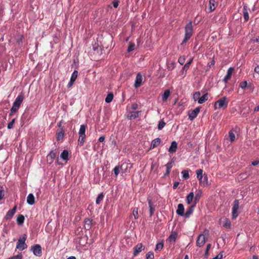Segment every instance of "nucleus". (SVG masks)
<instances>
[{
	"mask_svg": "<svg viewBox=\"0 0 259 259\" xmlns=\"http://www.w3.org/2000/svg\"><path fill=\"white\" fill-rule=\"evenodd\" d=\"M112 3L114 8H117L119 5V1L117 0H114Z\"/></svg>",
	"mask_w": 259,
	"mask_h": 259,
	"instance_id": "bf43d9fd",
	"label": "nucleus"
},
{
	"mask_svg": "<svg viewBox=\"0 0 259 259\" xmlns=\"http://www.w3.org/2000/svg\"><path fill=\"white\" fill-rule=\"evenodd\" d=\"M122 165H121L120 167H119V166H116L114 168V174L116 176H117L119 173V168H122Z\"/></svg>",
	"mask_w": 259,
	"mask_h": 259,
	"instance_id": "603ef678",
	"label": "nucleus"
},
{
	"mask_svg": "<svg viewBox=\"0 0 259 259\" xmlns=\"http://www.w3.org/2000/svg\"><path fill=\"white\" fill-rule=\"evenodd\" d=\"M135 48V44L133 43V42H130L129 44V46H128V47L127 49V52H131L133 51V50H134Z\"/></svg>",
	"mask_w": 259,
	"mask_h": 259,
	"instance_id": "c03bdc74",
	"label": "nucleus"
},
{
	"mask_svg": "<svg viewBox=\"0 0 259 259\" xmlns=\"http://www.w3.org/2000/svg\"><path fill=\"white\" fill-rule=\"evenodd\" d=\"M194 198V197L193 192H190L186 197L187 203L189 204H191Z\"/></svg>",
	"mask_w": 259,
	"mask_h": 259,
	"instance_id": "393cba45",
	"label": "nucleus"
},
{
	"mask_svg": "<svg viewBox=\"0 0 259 259\" xmlns=\"http://www.w3.org/2000/svg\"><path fill=\"white\" fill-rule=\"evenodd\" d=\"M138 104L137 103H133L131 106V108L133 110H136L138 108Z\"/></svg>",
	"mask_w": 259,
	"mask_h": 259,
	"instance_id": "052dcab7",
	"label": "nucleus"
},
{
	"mask_svg": "<svg viewBox=\"0 0 259 259\" xmlns=\"http://www.w3.org/2000/svg\"><path fill=\"white\" fill-rule=\"evenodd\" d=\"M179 185V182H175L174 183V185H173V188L174 189H176L178 187Z\"/></svg>",
	"mask_w": 259,
	"mask_h": 259,
	"instance_id": "0e129e2a",
	"label": "nucleus"
},
{
	"mask_svg": "<svg viewBox=\"0 0 259 259\" xmlns=\"http://www.w3.org/2000/svg\"><path fill=\"white\" fill-rule=\"evenodd\" d=\"M182 174L183 175V178L187 180L189 178V171L188 170H184L182 171Z\"/></svg>",
	"mask_w": 259,
	"mask_h": 259,
	"instance_id": "a19ab883",
	"label": "nucleus"
},
{
	"mask_svg": "<svg viewBox=\"0 0 259 259\" xmlns=\"http://www.w3.org/2000/svg\"><path fill=\"white\" fill-rule=\"evenodd\" d=\"M239 203L238 200H235L232 207V219H235L239 215L238 209Z\"/></svg>",
	"mask_w": 259,
	"mask_h": 259,
	"instance_id": "39448f33",
	"label": "nucleus"
},
{
	"mask_svg": "<svg viewBox=\"0 0 259 259\" xmlns=\"http://www.w3.org/2000/svg\"><path fill=\"white\" fill-rule=\"evenodd\" d=\"M234 70V69L233 67H230L228 69L227 74L223 79V81L225 83H227L228 80L230 79Z\"/></svg>",
	"mask_w": 259,
	"mask_h": 259,
	"instance_id": "f8f14e48",
	"label": "nucleus"
},
{
	"mask_svg": "<svg viewBox=\"0 0 259 259\" xmlns=\"http://www.w3.org/2000/svg\"><path fill=\"white\" fill-rule=\"evenodd\" d=\"M85 134H79V138L78 141L81 146L83 145L85 140Z\"/></svg>",
	"mask_w": 259,
	"mask_h": 259,
	"instance_id": "c85d7f7f",
	"label": "nucleus"
},
{
	"mask_svg": "<svg viewBox=\"0 0 259 259\" xmlns=\"http://www.w3.org/2000/svg\"><path fill=\"white\" fill-rule=\"evenodd\" d=\"M105 140V137L104 136H101L99 138V141L100 142H103Z\"/></svg>",
	"mask_w": 259,
	"mask_h": 259,
	"instance_id": "338daca9",
	"label": "nucleus"
},
{
	"mask_svg": "<svg viewBox=\"0 0 259 259\" xmlns=\"http://www.w3.org/2000/svg\"><path fill=\"white\" fill-rule=\"evenodd\" d=\"M142 80L143 77L142 75L140 73H138L136 77L135 87L136 88L140 87L142 85Z\"/></svg>",
	"mask_w": 259,
	"mask_h": 259,
	"instance_id": "4468645a",
	"label": "nucleus"
},
{
	"mask_svg": "<svg viewBox=\"0 0 259 259\" xmlns=\"http://www.w3.org/2000/svg\"><path fill=\"white\" fill-rule=\"evenodd\" d=\"M104 195L103 193L99 194L96 198V203L97 204H99L100 202L103 200Z\"/></svg>",
	"mask_w": 259,
	"mask_h": 259,
	"instance_id": "c9c22d12",
	"label": "nucleus"
},
{
	"mask_svg": "<svg viewBox=\"0 0 259 259\" xmlns=\"http://www.w3.org/2000/svg\"><path fill=\"white\" fill-rule=\"evenodd\" d=\"M5 196L4 189L2 186L0 187V200H2Z\"/></svg>",
	"mask_w": 259,
	"mask_h": 259,
	"instance_id": "864d4df0",
	"label": "nucleus"
},
{
	"mask_svg": "<svg viewBox=\"0 0 259 259\" xmlns=\"http://www.w3.org/2000/svg\"><path fill=\"white\" fill-rule=\"evenodd\" d=\"M254 112H258L259 111V106H257L256 107H255L254 109Z\"/></svg>",
	"mask_w": 259,
	"mask_h": 259,
	"instance_id": "774afa93",
	"label": "nucleus"
},
{
	"mask_svg": "<svg viewBox=\"0 0 259 259\" xmlns=\"http://www.w3.org/2000/svg\"><path fill=\"white\" fill-rule=\"evenodd\" d=\"M201 94L199 92H195L193 95V99L195 101L199 100L200 98Z\"/></svg>",
	"mask_w": 259,
	"mask_h": 259,
	"instance_id": "37998d69",
	"label": "nucleus"
},
{
	"mask_svg": "<svg viewBox=\"0 0 259 259\" xmlns=\"http://www.w3.org/2000/svg\"><path fill=\"white\" fill-rule=\"evenodd\" d=\"M27 202L29 205H33L35 203V198L32 194H29L27 197Z\"/></svg>",
	"mask_w": 259,
	"mask_h": 259,
	"instance_id": "aec40b11",
	"label": "nucleus"
},
{
	"mask_svg": "<svg viewBox=\"0 0 259 259\" xmlns=\"http://www.w3.org/2000/svg\"><path fill=\"white\" fill-rule=\"evenodd\" d=\"M194 30L192 22L191 21L187 23L185 27V36L181 43V45L186 44L193 35Z\"/></svg>",
	"mask_w": 259,
	"mask_h": 259,
	"instance_id": "f257e3e1",
	"label": "nucleus"
},
{
	"mask_svg": "<svg viewBox=\"0 0 259 259\" xmlns=\"http://www.w3.org/2000/svg\"><path fill=\"white\" fill-rule=\"evenodd\" d=\"M231 221L229 220L228 218H225L224 220V224H223V227L229 229L231 228Z\"/></svg>",
	"mask_w": 259,
	"mask_h": 259,
	"instance_id": "cd10ccee",
	"label": "nucleus"
},
{
	"mask_svg": "<svg viewBox=\"0 0 259 259\" xmlns=\"http://www.w3.org/2000/svg\"><path fill=\"white\" fill-rule=\"evenodd\" d=\"M165 124H166V123L164 121V120L163 119L160 120L159 121V123L158 124V129L159 130H162L164 127Z\"/></svg>",
	"mask_w": 259,
	"mask_h": 259,
	"instance_id": "ea45409f",
	"label": "nucleus"
},
{
	"mask_svg": "<svg viewBox=\"0 0 259 259\" xmlns=\"http://www.w3.org/2000/svg\"><path fill=\"white\" fill-rule=\"evenodd\" d=\"M163 243L162 242L157 243L155 249V251H160L163 247Z\"/></svg>",
	"mask_w": 259,
	"mask_h": 259,
	"instance_id": "58836bf2",
	"label": "nucleus"
},
{
	"mask_svg": "<svg viewBox=\"0 0 259 259\" xmlns=\"http://www.w3.org/2000/svg\"><path fill=\"white\" fill-rule=\"evenodd\" d=\"M193 60V58H191L189 61L185 64L183 68V70H186V71L189 69L191 64L192 63V61Z\"/></svg>",
	"mask_w": 259,
	"mask_h": 259,
	"instance_id": "f704fd0d",
	"label": "nucleus"
},
{
	"mask_svg": "<svg viewBox=\"0 0 259 259\" xmlns=\"http://www.w3.org/2000/svg\"><path fill=\"white\" fill-rule=\"evenodd\" d=\"M87 128V125L82 124L80 125V129L79 131L78 134H85V130Z\"/></svg>",
	"mask_w": 259,
	"mask_h": 259,
	"instance_id": "e433bc0d",
	"label": "nucleus"
},
{
	"mask_svg": "<svg viewBox=\"0 0 259 259\" xmlns=\"http://www.w3.org/2000/svg\"><path fill=\"white\" fill-rule=\"evenodd\" d=\"M185 57L184 56H181L178 59V62L181 65H183L185 62Z\"/></svg>",
	"mask_w": 259,
	"mask_h": 259,
	"instance_id": "3c124183",
	"label": "nucleus"
},
{
	"mask_svg": "<svg viewBox=\"0 0 259 259\" xmlns=\"http://www.w3.org/2000/svg\"><path fill=\"white\" fill-rule=\"evenodd\" d=\"M243 17L245 22L249 20V14L248 13V9L246 6H244L243 9Z\"/></svg>",
	"mask_w": 259,
	"mask_h": 259,
	"instance_id": "4be33fe9",
	"label": "nucleus"
},
{
	"mask_svg": "<svg viewBox=\"0 0 259 259\" xmlns=\"http://www.w3.org/2000/svg\"><path fill=\"white\" fill-rule=\"evenodd\" d=\"M177 237V233L176 232H172L170 236L168 237L167 240L170 242H175Z\"/></svg>",
	"mask_w": 259,
	"mask_h": 259,
	"instance_id": "b1692460",
	"label": "nucleus"
},
{
	"mask_svg": "<svg viewBox=\"0 0 259 259\" xmlns=\"http://www.w3.org/2000/svg\"><path fill=\"white\" fill-rule=\"evenodd\" d=\"M78 76V71L76 70H74L73 72L72 73L70 80L68 84V87L70 88L71 87L75 82V80L76 79Z\"/></svg>",
	"mask_w": 259,
	"mask_h": 259,
	"instance_id": "ddd939ff",
	"label": "nucleus"
},
{
	"mask_svg": "<svg viewBox=\"0 0 259 259\" xmlns=\"http://www.w3.org/2000/svg\"><path fill=\"white\" fill-rule=\"evenodd\" d=\"M17 205H15L12 209L9 210L5 216L4 219L7 221L10 220L15 213Z\"/></svg>",
	"mask_w": 259,
	"mask_h": 259,
	"instance_id": "6e6552de",
	"label": "nucleus"
},
{
	"mask_svg": "<svg viewBox=\"0 0 259 259\" xmlns=\"http://www.w3.org/2000/svg\"><path fill=\"white\" fill-rule=\"evenodd\" d=\"M56 154V152H54V151H51L48 155V157L51 158L52 159H54L55 158Z\"/></svg>",
	"mask_w": 259,
	"mask_h": 259,
	"instance_id": "a18cd8bd",
	"label": "nucleus"
},
{
	"mask_svg": "<svg viewBox=\"0 0 259 259\" xmlns=\"http://www.w3.org/2000/svg\"><path fill=\"white\" fill-rule=\"evenodd\" d=\"M202 192L201 190H199L197 194H196L195 196V201L196 203L197 201H198L202 195Z\"/></svg>",
	"mask_w": 259,
	"mask_h": 259,
	"instance_id": "79ce46f5",
	"label": "nucleus"
},
{
	"mask_svg": "<svg viewBox=\"0 0 259 259\" xmlns=\"http://www.w3.org/2000/svg\"><path fill=\"white\" fill-rule=\"evenodd\" d=\"M206 237L203 234H200L196 240V245L198 247H202L205 243Z\"/></svg>",
	"mask_w": 259,
	"mask_h": 259,
	"instance_id": "423d86ee",
	"label": "nucleus"
},
{
	"mask_svg": "<svg viewBox=\"0 0 259 259\" xmlns=\"http://www.w3.org/2000/svg\"><path fill=\"white\" fill-rule=\"evenodd\" d=\"M209 10L210 12L213 11L216 8L215 0H209Z\"/></svg>",
	"mask_w": 259,
	"mask_h": 259,
	"instance_id": "7c9ffc66",
	"label": "nucleus"
},
{
	"mask_svg": "<svg viewBox=\"0 0 259 259\" xmlns=\"http://www.w3.org/2000/svg\"><path fill=\"white\" fill-rule=\"evenodd\" d=\"M178 148V144L176 141H173L171 143V145L168 149V152L173 153L176 152Z\"/></svg>",
	"mask_w": 259,
	"mask_h": 259,
	"instance_id": "a211bd4d",
	"label": "nucleus"
},
{
	"mask_svg": "<svg viewBox=\"0 0 259 259\" xmlns=\"http://www.w3.org/2000/svg\"><path fill=\"white\" fill-rule=\"evenodd\" d=\"M161 143V139L160 138H156L153 140L150 145V149H153L157 147Z\"/></svg>",
	"mask_w": 259,
	"mask_h": 259,
	"instance_id": "6ab92c4d",
	"label": "nucleus"
},
{
	"mask_svg": "<svg viewBox=\"0 0 259 259\" xmlns=\"http://www.w3.org/2000/svg\"><path fill=\"white\" fill-rule=\"evenodd\" d=\"M255 72L259 75V65H257L254 68Z\"/></svg>",
	"mask_w": 259,
	"mask_h": 259,
	"instance_id": "e2e57ef3",
	"label": "nucleus"
},
{
	"mask_svg": "<svg viewBox=\"0 0 259 259\" xmlns=\"http://www.w3.org/2000/svg\"><path fill=\"white\" fill-rule=\"evenodd\" d=\"M208 94L206 93L204 95H203L202 97H200V98L198 100V103L199 104H202L204 103L205 101H206L208 100Z\"/></svg>",
	"mask_w": 259,
	"mask_h": 259,
	"instance_id": "c756f323",
	"label": "nucleus"
},
{
	"mask_svg": "<svg viewBox=\"0 0 259 259\" xmlns=\"http://www.w3.org/2000/svg\"><path fill=\"white\" fill-rule=\"evenodd\" d=\"M247 85V82L246 81H243L240 83V87L242 89H245Z\"/></svg>",
	"mask_w": 259,
	"mask_h": 259,
	"instance_id": "5fc2aeb1",
	"label": "nucleus"
},
{
	"mask_svg": "<svg viewBox=\"0 0 259 259\" xmlns=\"http://www.w3.org/2000/svg\"><path fill=\"white\" fill-rule=\"evenodd\" d=\"M24 99V94L22 93H20L18 96L16 98L15 101L14 102L12 106V108L15 109L17 111L19 109L21 104H22L23 100Z\"/></svg>",
	"mask_w": 259,
	"mask_h": 259,
	"instance_id": "20e7f679",
	"label": "nucleus"
},
{
	"mask_svg": "<svg viewBox=\"0 0 259 259\" xmlns=\"http://www.w3.org/2000/svg\"><path fill=\"white\" fill-rule=\"evenodd\" d=\"M18 111H17L16 110H15V109H13L12 108H11L10 109V113H9V116H12L14 115V114L17 112Z\"/></svg>",
	"mask_w": 259,
	"mask_h": 259,
	"instance_id": "6e6d98bb",
	"label": "nucleus"
},
{
	"mask_svg": "<svg viewBox=\"0 0 259 259\" xmlns=\"http://www.w3.org/2000/svg\"><path fill=\"white\" fill-rule=\"evenodd\" d=\"M229 137L230 140L231 142L235 141V135L233 131H230L229 132Z\"/></svg>",
	"mask_w": 259,
	"mask_h": 259,
	"instance_id": "4c0bfd02",
	"label": "nucleus"
},
{
	"mask_svg": "<svg viewBox=\"0 0 259 259\" xmlns=\"http://www.w3.org/2000/svg\"><path fill=\"white\" fill-rule=\"evenodd\" d=\"M148 204L150 208V216H152L155 211V207L153 206L151 200L148 201Z\"/></svg>",
	"mask_w": 259,
	"mask_h": 259,
	"instance_id": "473e14b6",
	"label": "nucleus"
},
{
	"mask_svg": "<svg viewBox=\"0 0 259 259\" xmlns=\"http://www.w3.org/2000/svg\"><path fill=\"white\" fill-rule=\"evenodd\" d=\"M15 120H16L15 118H14L12 120V121L11 122H10L8 123V126H7L8 129H12L13 128V125L15 122Z\"/></svg>",
	"mask_w": 259,
	"mask_h": 259,
	"instance_id": "8fccbe9b",
	"label": "nucleus"
},
{
	"mask_svg": "<svg viewBox=\"0 0 259 259\" xmlns=\"http://www.w3.org/2000/svg\"><path fill=\"white\" fill-rule=\"evenodd\" d=\"M24 217L22 214H19L17 218V223L19 225L23 224L24 221Z\"/></svg>",
	"mask_w": 259,
	"mask_h": 259,
	"instance_id": "2f4dec72",
	"label": "nucleus"
},
{
	"mask_svg": "<svg viewBox=\"0 0 259 259\" xmlns=\"http://www.w3.org/2000/svg\"><path fill=\"white\" fill-rule=\"evenodd\" d=\"M194 209V206H190L186 211L184 216L185 218H188L193 213Z\"/></svg>",
	"mask_w": 259,
	"mask_h": 259,
	"instance_id": "a878e982",
	"label": "nucleus"
},
{
	"mask_svg": "<svg viewBox=\"0 0 259 259\" xmlns=\"http://www.w3.org/2000/svg\"><path fill=\"white\" fill-rule=\"evenodd\" d=\"M146 259H153L154 257V253L153 252H148L146 255Z\"/></svg>",
	"mask_w": 259,
	"mask_h": 259,
	"instance_id": "09e8293b",
	"label": "nucleus"
},
{
	"mask_svg": "<svg viewBox=\"0 0 259 259\" xmlns=\"http://www.w3.org/2000/svg\"><path fill=\"white\" fill-rule=\"evenodd\" d=\"M133 214L134 216L135 219H137L138 218V208L135 207L133 210Z\"/></svg>",
	"mask_w": 259,
	"mask_h": 259,
	"instance_id": "49530a36",
	"label": "nucleus"
},
{
	"mask_svg": "<svg viewBox=\"0 0 259 259\" xmlns=\"http://www.w3.org/2000/svg\"><path fill=\"white\" fill-rule=\"evenodd\" d=\"M134 251L133 253V256H137L140 252H141L143 249V246L142 243H138L134 248Z\"/></svg>",
	"mask_w": 259,
	"mask_h": 259,
	"instance_id": "9b49d317",
	"label": "nucleus"
},
{
	"mask_svg": "<svg viewBox=\"0 0 259 259\" xmlns=\"http://www.w3.org/2000/svg\"><path fill=\"white\" fill-rule=\"evenodd\" d=\"M170 92L169 90H165L164 92V94L162 95V101L163 102L166 101L168 98L170 96Z\"/></svg>",
	"mask_w": 259,
	"mask_h": 259,
	"instance_id": "bb28decb",
	"label": "nucleus"
},
{
	"mask_svg": "<svg viewBox=\"0 0 259 259\" xmlns=\"http://www.w3.org/2000/svg\"><path fill=\"white\" fill-rule=\"evenodd\" d=\"M26 239V234H23L22 237L18 239L17 243L16 248L19 250H23L27 247V245L25 243Z\"/></svg>",
	"mask_w": 259,
	"mask_h": 259,
	"instance_id": "7ed1b4c3",
	"label": "nucleus"
},
{
	"mask_svg": "<svg viewBox=\"0 0 259 259\" xmlns=\"http://www.w3.org/2000/svg\"><path fill=\"white\" fill-rule=\"evenodd\" d=\"M113 94L112 93H109L107 95L105 98V102L107 103H110L113 99Z\"/></svg>",
	"mask_w": 259,
	"mask_h": 259,
	"instance_id": "72a5a7b5",
	"label": "nucleus"
},
{
	"mask_svg": "<svg viewBox=\"0 0 259 259\" xmlns=\"http://www.w3.org/2000/svg\"><path fill=\"white\" fill-rule=\"evenodd\" d=\"M210 247H211V244H208L207 245V246H206V249H205V255H208V251H209V250L210 249Z\"/></svg>",
	"mask_w": 259,
	"mask_h": 259,
	"instance_id": "4d7b16f0",
	"label": "nucleus"
},
{
	"mask_svg": "<svg viewBox=\"0 0 259 259\" xmlns=\"http://www.w3.org/2000/svg\"><path fill=\"white\" fill-rule=\"evenodd\" d=\"M200 107H197L194 110H192L189 112V118L191 120H193L194 118H195L197 117L198 114L200 112Z\"/></svg>",
	"mask_w": 259,
	"mask_h": 259,
	"instance_id": "9d476101",
	"label": "nucleus"
},
{
	"mask_svg": "<svg viewBox=\"0 0 259 259\" xmlns=\"http://www.w3.org/2000/svg\"><path fill=\"white\" fill-rule=\"evenodd\" d=\"M68 151L67 150H64L61 153L60 157L62 159L67 161L68 160Z\"/></svg>",
	"mask_w": 259,
	"mask_h": 259,
	"instance_id": "5701e85b",
	"label": "nucleus"
},
{
	"mask_svg": "<svg viewBox=\"0 0 259 259\" xmlns=\"http://www.w3.org/2000/svg\"><path fill=\"white\" fill-rule=\"evenodd\" d=\"M197 178L199 181V183H202L203 182L202 179H203V170L202 169H199L196 170Z\"/></svg>",
	"mask_w": 259,
	"mask_h": 259,
	"instance_id": "412c9836",
	"label": "nucleus"
},
{
	"mask_svg": "<svg viewBox=\"0 0 259 259\" xmlns=\"http://www.w3.org/2000/svg\"><path fill=\"white\" fill-rule=\"evenodd\" d=\"M62 123H63V121H62V120H61L60 121H59V122L57 123V126L60 128V129L61 127H64L62 126Z\"/></svg>",
	"mask_w": 259,
	"mask_h": 259,
	"instance_id": "69168bd1",
	"label": "nucleus"
},
{
	"mask_svg": "<svg viewBox=\"0 0 259 259\" xmlns=\"http://www.w3.org/2000/svg\"><path fill=\"white\" fill-rule=\"evenodd\" d=\"M32 250L34 255L40 256L41 255V247L39 244H36L32 247Z\"/></svg>",
	"mask_w": 259,
	"mask_h": 259,
	"instance_id": "1a4fd4ad",
	"label": "nucleus"
},
{
	"mask_svg": "<svg viewBox=\"0 0 259 259\" xmlns=\"http://www.w3.org/2000/svg\"><path fill=\"white\" fill-rule=\"evenodd\" d=\"M228 101L226 97H224L217 100L214 104V109L227 108L228 105Z\"/></svg>",
	"mask_w": 259,
	"mask_h": 259,
	"instance_id": "f03ea898",
	"label": "nucleus"
},
{
	"mask_svg": "<svg viewBox=\"0 0 259 259\" xmlns=\"http://www.w3.org/2000/svg\"><path fill=\"white\" fill-rule=\"evenodd\" d=\"M184 210L185 208L184 205L182 203L179 204L178 206V209L176 210L177 213L181 216H184Z\"/></svg>",
	"mask_w": 259,
	"mask_h": 259,
	"instance_id": "f3484780",
	"label": "nucleus"
},
{
	"mask_svg": "<svg viewBox=\"0 0 259 259\" xmlns=\"http://www.w3.org/2000/svg\"><path fill=\"white\" fill-rule=\"evenodd\" d=\"M84 228L87 230H89L91 229L93 224V220L90 218H85L84 220Z\"/></svg>",
	"mask_w": 259,
	"mask_h": 259,
	"instance_id": "2eb2a0df",
	"label": "nucleus"
},
{
	"mask_svg": "<svg viewBox=\"0 0 259 259\" xmlns=\"http://www.w3.org/2000/svg\"><path fill=\"white\" fill-rule=\"evenodd\" d=\"M65 135V130L64 127H61L58 130L56 133V139L58 141H62L64 140Z\"/></svg>",
	"mask_w": 259,
	"mask_h": 259,
	"instance_id": "0eeeda50",
	"label": "nucleus"
},
{
	"mask_svg": "<svg viewBox=\"0 0 259 259\" xmlns=\"http://www.w3.org/2000/svg\"><path fill=\"white\" fill-rule=\"evenodd\" d=\"M202 183H199L201 186H204L205 185L207 184V176L206 175L204 174L203 176V179H202Z\"/></svg>",
	"mask_w": 259,
	"mask_h": 259,
	"instance_id": "de8ad7c7",
	"label": "nucleus"
},
{
	"mask_svg": "<svg viewBox=\"0 0 259 259\" xmlns=\"http://www.w3.org/2000/svg\"><path fill=\"white\" fill-rule=\"evenodd\" d=\"M259 164V160L253 161L251 162V165L256 166Z\"/></svg>",
	"mask_w": 259,
	"mask_h": 259,
	"instance_id": "680f3d73",
	"label": "nucleus"
},
{
	"mask_svg": "<svg viewBox=\"0 0 259 259\" xmlns=\"http://www.w3.org/2000/svg\"><path fill=\"white\" fill-rule=\"evenodd\" d=\"M141 111H132L130 112L127 115V118L129 119H133L139 117Z\"/></svg>",
	"mask_w": 259,
	"mask_h": 259,
	"instance_id": "dca6fc26",
	"label": "nucleus"
},
{
	"mask_svg": "<svg viewBox=\"0 0 259 259\" xmlns=\"http://www.w3.org/2000/svg\"><path fill=\"white\" fill-rule=\"evenodd\" d=\"M165 166L166 167V169H171V168H172V161L171 162H168L166 165H165Z\"/></svg>",
	"mask_w": 259,
	"mask_h": 259,
	"instance_id": "13d9d810",
	"label": "nucleus"
}]
</instances>
